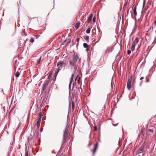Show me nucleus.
I'll return each instance as SVG.
<instances>
[{"instance_id": "nucleus-1", "label": "nucleus", "mask_w": 156, "mask_h": 156, "mask_svg": "<svg viewBox=\"0 0 156 156\" xmlns=\"http://www.w3.org/2000/svg\"><path fill=\"white\" fill-rule=\"evenodd\" d=\"M78 58V54L74 52V55L72 57V59L69 61V64L71 66H73L76 65Z\"/></svg>"}, {"instance_id": "nucleus-2", "label": "nucleus", "mask_w": 156, "mask_h": 156, "mask_svg": "<svg viewBox=\"0 0 156 156\" xmlns=\"http://www.w3.org/2000/svg\"><path fill=\"white\" fill-rule=\"evenodd\" d=\"M66 63L63 61H59L58 62L57 64V66H58V68L57 69L59 70H61L63 67H65L66 66Z\"/></svg>"}, {"instance_id": "nucleus-3", "label": "nucleus", "mask_w": 156, "mask_h": 156, "mask_svg": "<svg viewBox=\"0 0 156 156\" xmlns=\"http://www.w3.org/2000/svg\"><path fill=\"white\" fill-rule=\"evenodd\" d=\"M132 77L130 78H128L127 82V88L128 90H129L131 87V80Z\"/></svg>"}, {"instance_id": "nucleus-4", "label": "nucleus", "mask_w": 156, "mask_h": 156, "mask_svg": "<svg viewBox=\"0 0 156 156\" xmlns=\"http://www.w3.org/2000/svg\"><path fill=\"white\" fill-rule=\"evenodd\" d=\"M70 139V136L69 134V133H64V139L63 141L66 140V139L69 140Z\"/></svg>"}, {"instance_id": "nucleus-5", "label": "nucleus", "mask_w": 156, "mask_h": 156, "mask_svg": "<svg viewBox=\"0 0 156 156\" xmlns=\"http://www.w3.org/2000/svg\"><path fill=\"white\" fill-rule=\"evenodd\" d=\"M98 142H96V143L94 145V150L93 151V156H94V153L96 151V150L98 147Z\"/></svg>"}, {"instance_id": "nucleus-6", "label": "nucleus", "mask_w": 156, "mask_h": 156, "mask_svg": "<svg viewBox=\"0 0 156 156\" xmlns=\"http://www.w3.org/2000/svg\"><path fill=\"white\" fill-rule=\"evenodd\" d=\"M83 46L84 48H86V51H88L89 50L90 46L86 43H84L83 44Z\"/></svg>"}, {"instance_id": "nucleus-7", "label": "nucleus", "mask_w": 156, "mask_h": 156, "mask_svg": "<svg viewBox=\"0 0 156 156\" xmlns=\"http://www.w3.org/2000/svg\"><path fill=\"white\" fill-rule=\"evenodd\" d=\"M93 17V15L92 14H90L89 17L87 18V23H89L91 21V19Z\"/></svg>"}, {"instance_id": "nucleus-8", "label": "nucleus", "mask_w": 156, "mask_h": 156, "mask_svg": "<svg viewBox=\"0 0 156 156\" xmlns=\"http://www.w3.org/2000/svg\"><path fill=\"white\" fill-rule=\"evenodd\" d=\"M41 121V117H40L38 119V120L37 122V123H36V125L37 126L38 129L39 128V126H40Z\"/></svg>"}, {"instance_id": "nucleus-9", "label": "nucleus", "mask_w": 156, "mask_h": 156, "mask_svg": "<svg viewBox=\"0 0 156 156\" xmlns=\"http://www.w3.org/2000/svg\"><path fill=\"white\" fill-rule=\"evenodd\" d=\"M73 78H70V82L69 84V89L71 88V85L72 84L73 80Z\"/></svg>"}, {"instance_id": "nucleus-10", "label": "nucleus", "mask_w": 156, "mask_h": 156, "mask_svg": "<svg viewBox=\"0 0 156 156\" xmlns=\"http://www.w3.org/2000/svg\"><path fill=\"white\" fill-rule=\"evenodd\" d=\"M139 41V39L137 38L136 37L135 40L133 41V44H136Z\"/></svg>"}, {"instance_id": "nucleus-11", "label": "nucleus", "mask_w": 156, "mask_h": 156, "mask_svg": "<svg viewBox=\"0 0 156 156\" xmlns=\"http://www.w3.org/2000/svg\"><path fill=\"white\" fill-rule=\"evenodd\" d=\"M136 7L135 6L134 7V8L133 9V10L134 15V16H135L137 15V12H136Z\"/></svg>"}, {"instance_id": "nucleus-12", "label": "nucleus", "mask_w": 156, "mask_h": 156, "mask_svg": "<svg viewBox=\"0 0 156 156\" xmlns=\"http://www.w3.org/2000/svg\"><path fill=\"white\" fill-rule=\"evenodd\" d=\"M80 25V23L78 22L76 24L75 26V27L76 28V29H78L79 28Z\"/></svg>"}, {"instance_id": "nucleus-13", "label": "nucleus", "mask_w": 156, "mask_h": 156, "mask_svg": "<svg viewBox=\"0 0 156 156\" xmlns=\"http://www.w3.org/2000/svg\"><path fill=\"white\" fill-rule=\"evenodd\" d=\"M135 45H136V44H134L133 43L132 44L131 48V50L132 51H133L135 49Z\"/></svg>"}, {"instance_id": "nucleus-14", "label": "nucleus", "mask_w": 156, "mask_h": 156, "mask_svg": "<svg viewBox=\"0 0 156 156\" xmlns=\"http://www.w3.org/2000/svg\"><path fill=\"white\" fill-rule=\"evenodd\" d=\"M48 86L46 85L45 84H44L43 85V87H42V90L43 91H44L45 90L46 87H47V86Z\"/></svg>"}, {"instance_id": "nucleus-15", "label": "nucleus", "mask_w": 156, "mask_h": 156, "mask_svg": "<svg viewBox=\"0 0 156 156\" xmlns=\"http://www.w3.org/2000/svg\"><path fill=\"white\" fill-rule=\"evenodd\" d=\"M69 129L67 128V126H66V128L65 131L64 133H69V131H68Z\"/></svg>"}, {"instance_id": "nucleus-16", "label": "nucleus", "mask_w": 156, "mask_h": 156, "mask_svg": "<svg viewBox=\"0 0 156 156\" xmlns=\"http://www.w3.org/2000/svg\"><path fill=\"white\" fill-rule=\"evenodd\" d=\"M80 39V38L78 37V38H77L76 40V41L75 43H76V42H77V43L76 44L77 46L78 44V42L79 41Z\"/></svg>"}, {"instance_id": "nucleus-17", "label": "nucleus", "mask_w": 156, "mask_h": 156, "mask_svg": "<svg viewBox=\"0 0 156 156\" xmlns=\"http://www.w3.org/2000/svg\"><path fill=\"white\" fill-rule=\"evenodd\" d=\"M20 73H19V72H18V71H17L16 73V74H15V76L16 77H18L19 76V75H20Z\"/></svg>"}, {"instance_id": "nucleus-18", "label": "nucleus", "mask_w": 156, "mask_h": 156, "mask_svg": "<svg viewBox=\"0 0 156 156\" xmlns=\"http://www.w3.org/2000/svg\"><path fill=\"white\" fill-rule=\"evenodd\" d=\"M114 50L113 48H110V49L108 51V53H110L111 52Z\"/></svg>"}, {"instance_id": "nucleus-19", "label": "nucleus", "mask_w": 156, "mask_h": 156, "mask_svg": "<svg viewBox=\"0 0 156 156\" xmlns=\"http://www.w3.org/2000/svg\"><path fill=\"white\" fill-rule=\"evenodd\" d=\"M142 151H141V150H139L136 151V153L138 154H140L142 153Z\"/></svg>"}, {"instance_id": "nucleus-20", "label": "nucleus", "mask_w": 156, "mask_h": 156, "mask_svg": "<svg viewBox=\"0 0 156 156\" xmlns=\"http://www.w3.org/2000/svg\"><path fill=\"white\" fill-rule=\"evenodd\" d=\"M90 28H88L86 30V33L87 34L89 33L90 32Z\"/></svg>"}, {"instance_id": "nucleus-21", "label": "nucleus", "mask_w": 156, "mask_h": 156, "mask_svg": "<svg viewBox=\"0 0 156 156\" xmlns=\"http://www.w3.org/2000/svg\"><path fill=\"white\" fill-rule=\"evenodd\" d=\"M41 56L40 58L38 60H37V64H38L40 63V61L41 60Z\"/></svg>"}, {"instance_id": "nucleus-22", "label": "nucleus", "mask_w": 156, "mask_h": 156, "mask_svg": "<svg viewBox=\"0 0 156 156\" xmlns=\"http://www.w3.org/2000/svg\"><path fill=\"white\" fill-rule=\"evenodd\" d=\"M49 82V80H47L45 82L44 84H45L47 86H48V85Z\"/></svg>"}, {"instance_id": "nucleus-23", "label": "nucleus", "mask_w": 156, "mask_h": 156, "mask_svg": "<svg viewBox=\"0 0 156 156\" xmlns=\"http://www.w3.org/2000/svg\"><path fill=\"white\" fill-rule=\"evenodd\" d=\"M74 103L73 102H72V109L73 110H74Z\"/></svg>"}, {"instance_id": "nucleus-24", "label": "nucleus", "mask_w": 156, "mask_h": 156, "mask_svg": "<svg viewBox=\"0 0 156 156\" xmlns=\"http://www.w3.org/2000/svg\"><path fill=\"white\" fill-rule=\"evenodd\" d=\"M34 39L33 38H31L30 40V42H31V43H33L34 42Z\"/></svg>"}, {"instance_id": "nucleus-25", "label": "nucleus", "mask_w": 156, "mask_h": 156, "mask_svg": "<svg viewBox=\"0 0 156 156\" xmlns=\"http://www.w3.org/2000/svg\"><path fill=\"white\" fill-rule=\"evenodd\" d=\"M60 70H59V69H57L55 71V74H56V75H58V73L60 71Z\"/></svg>"}, {"instance_id": "nucleus-26", "label": "nucleus", "mask_w": 156, "mask_h": 156, "mask_svg": "<svg viewBox=\"0 0 156 156\" xmlns=\"http://www.w3.org/2000/svg\"><path fill=\"white\" fill-rule=\"evenodd\" d=\"M60 70H59V69H57L55 71V74H56V75H58V73L60 71Z\"/></svg>"}, {"instance_id": "nucleus-27", "label": "nucleus", "mask_w": 156, "mask_h": 156, "mask_svg": "<svg viewBox=\"0 0 156 156\" xmlns=\"http://www.w3.org/2000/svg\"><path fill=\"white\" fill-rule=\"evenodd\" d=\"M145 143L144 142L142 144V145H141V147H143V148H144L145 147Z\"/></svg>"}, {"instance_id": "nucleus-28", "label": "nucleus", "mask_w": 156, "mask_h": 156, "mask_svg": "<svg viewBox=\"0 0 156 156\" xmlns=\"http://www.w3.org/2000/svg\"><path fill=\"white\" fill-rule=\"evenodd\" d=\"M146 3V1L145 0H144L143 2V8L144 7V5Z\"/></svg>"}, {"instance_id": "nucleus-29", "label": "nucleus", "mask_w": 156, "mask_h": 156, "mask_svg": "<svg viewBox=\"0 0 156 156\" xmlns=\"http://www.w3.org/2000/svg\"><path fill=\"white\" fill-rule=\"evenodd\" d=\"M74 66V69L75 71H76L77 69V66L75 65Z\"/></svg>"}, {"instance_id": "nucleus-30", "label": "nucleus", "mask_w": 156, "mask_h": 156, "mask_svg": "<svg viewBox=\"0 0 156 156\" xmlns=\"http://www.w3.org/2000/svg\"><path fill=\"white\" fill-rule=\"evenodd\" d=\"M127 54L129 55H130L131 53V51L130 50H128L127 51Z\"/></svg>"}, {"instance_id": "nucleus-31", "label": "nucleus", "mask_w": 156, "mask_h": 156, "mask_svg": "<svg viewBox=\"0 0 156 156\" xmlns=\"http://www.w3.org/2000/svg\"><path fill=\"white\" fill-rule=\"evenodd\" d=\"M148 131L151 132L152 133L153 132V130L152 129H149L147 130Z\"/></svg>"}, {"instance_id": "nucleus-32", "label": "nucleus", "mask_w": 156, "mask_h": 156, "mask_svg": "<svg viewBox=\"0 0 156 156\" xmlns=\"http://www.w3.org/2000/svg\"><path fill=\"white\" fill-rule=\"evenodd\" d=\"M51 77V74H50L48 76V79H50Z\"/></svg>"}, {"instance_id": "nucleus-33", "label": "nucleus", "mask_w": 156, "mask_h": 156, "mask_svg": "<svg viewBox=\"0 0 156 156\" xmlns=\"http://www.w3.org/2000/svg\"><path fill=\"white\" fill-rule=\"evenodd\" d=\"M89 38V37L88 36H86L85 37V39L86 40V41H87V40Z\"/></svg>"}, {"instance_id": "nucleus-34", "label": "nucleus", "mask_w": 156, "mask_h": 156, "mask_svg": "<svg viewBox=\"0 0 156 156\" xmlns=\"http://www.w3.org/2000/svg\"><path fill=\"white\" fill-rule=\"evenodd\" d=\"M144 148H143V147H140L139 149V150H141V151H143V149H144Z\"/></svg>"}, {"instance_id": "nucleus-35", "label": "nucleus", "mask_w": 156, "mask_h": 156, "mask_svg": "<svg viewBox=\"0 0 156 156\" xmlns=\"http://www.w3.org/2000/svg\"><path fill=\"white\" fill-rule=\"evenodd\" d=\"M127 2H126V3H125V4L124 5L123 7V9H124V7L125 6H126L127 5Z\"/></svg>"}, {"instance_id": "nucleus-36", "label": "nucleus", "mask_w": 156, "mask_h": 156, "mask_svg": "<svg viewBox=\"0 0 156 156\" xmlns=\"http://www.w3.org/2000/svg\"><path fill=\"white\" fill-rule=\"evenodd\" d=\"M96 17H95V16H94V17H93V21L94 22H95V20H96Z\"/></svg>"}, {"instance_id": "nucleus-37", "label": "nucleus", "mask_w": 156, "mask_h": 156, "mask_svg": "<svg viewBox=\"0 0 156 156\" xmlns=\"http://www.w3.org/2000/svg\"><path fill=\"white\" fill-rule=\"evenodd\" d=\"M94 131H96L97 130V127L96 126H94Z\"/></svg>"}, {"instance_id": "nucleus-38", "label": "nucleus", "mask_w": 156, "mask_h": 156, "mask_svg": "<svg viewBox=\"0 0 156 156\" xmlns=\"http://www.w3.org/2000/svg\"><path fill=\"white\" fill-rule=\"evenodd\" d=\"M120 142V138H119V140L118 144H119V146H121Z\"/></svg>"}, {"instance_id": "nucleus-39", "label": "nucleus", "mask_w": 156, "mask_h": 156, "mask_svg": "<svg viewBox=\"0 0 156 156\" xmlns=\"http://www.w3.org/2000/svg\"><path fill=\"white\" fill-rule=\"evenodd\" d=\"M111 87L112 89H113V84H112V81L111 82Z\"/></svg>"}, {"instance_id": "nucleus-40", "label": "nucleus", "mask_w": 156, "mask_h": 156, "mask_svg": "<svg viewBox=\"0 0 156 156\" xmlns=\"http://www.w3.org/2000/svg\"><path fill=\"white\" fill-rule=\"evenodd\" d=\"M153 43H156V37H155Z\"/></svg>"}, {"instance_id": "nucleus-41", "label": "nucleus", "mask_w": 156, "mask_h": 156, "mask_svg": "<svg viewBox=\"0 0 156 156\" xmlns=\"http://www.w3.org/2000/svg\"><path fill=\"white\" fill-rule=\"evenodd\" d=\"M67 126V128H68V129H70V125H68V126Z\"/></svg>"}, {"instance_id": "nucleus-42", "label": "nucleus", "mask_w": 156, "mask_h": 156, "mask_svg": "<svg viewBox=\"0 0 156 156\" xmlns=\"http://www.w3.org/2000/svg\"><path fill=\"white\" fill-rule=\"evenodd\" d=\"M80 77L78 78V80H77V83H80Z\"/></svg>"}, {"instance_id": "nucleus-43", "label": "nucleus", "mask_w": 156, "mask_h": 156, "mask_svg": "<svg viewBox=\"0 0 156 156\" xmlns=\"http://www.w3.org/2000/svg\"><path fill=\"white\" fill-rule=\"evenodd\" d=\"M25 156H28V152H26Z\"/></svg>"}, {"instance_id": "nucleus-44", "label": "nucleus", "mask_w": 156, "mask_h": 156, "mask_svg": "<svg viewBox=\"0 0 156 156\" xmlns=\"http://www.w3.org/2000/svg\"><path fill=\"white\" fill-rule=\"evenodd\" d=\"M146 79H147V81H146V82H148L149 81V79H148L147 78V77H146Z\"/></svg>"}, {"instance_id": "nucleus-45", "label": "nucleus", "mask_w": 156, "mask_h": 156, "mask_svg": "<svg viewBox=\"0 0 156 156\" xmlns=\"http://www.w3.org/2000/svg\"><path fill=\"white\" fill-rule=\"evenodd\" d=\"M74 74H73L72 75H71V78H73V77H74Z\"/></svg>"}, {"instance_id": "nucleus-46", "label": "nucleus", "mask_w": 156, "mask_h": 156, "mask_svg": "<svg viewBox=\"0 0 156 156\" xmlns=\"http://www.w3.org/2000/svg\"><path fill=\"white\" fill-rule=\"evenodd\" d=\"M143 82V81H141L140 83V86H141V84H142V83Z\"/></svg>"}, {"instance_id": "nucleus-47", "label": "nucleus", "mask_w": 156, "mask_h": 156, "mask_svg": "<svg viewBox=\"0 0 156 156\" xmlns=\"http://www.w3.org/2000/svg\"><path fill=\"white\" fill-rule=\"evenodd\" d=\"M136 21H135V26H136Z\"/></svg>"}, {"instance_id": "nucleus-48", "label": "nucleus", "mask_w": 156, "mask_h": 156, "mask_svg": "<svg viewBox=\"0 0 156 156\" xmlns=\"http://www.w3.org/2000/svg\"><path fill=\"white\" fill-rule=\"evenodd\" d=\"M143 79H144V77H141L140 78V80H143Z\"/></svg>"}, {"instance_id": "nucleus-49", "label": "nucleus", "mask_w": 156, "mask_h": 156, "mask_svg": "<svg viewBox=\"0 0 156 156\" xmlns=\"http://www.w3.org/2000/svg\"><path fill=\"white\" fill-rule=\"evenodd\" d=\"M57 75H56V74H55V75H54V77H56V76H57Z\"/></svg>"}, {"instance_id": "nucleus-50", "label": "nucleus", "mask_w": 156, "mask_h": 156, "mask_svg": "<svg viewBox=\"0 0 156 156\" xmlns=\"http://www.w3.org/2000/svg\"><path fill=\"white\" fill-rule=\"evenodd\" d=\"M154 24L156 25V20H155L154 22Z\"/></svg>"}, {"instance_id": "nucleus-51", "label": "nucleus", "mask_w": 156, "mask_h": 156, "mask_svg": "<svg viewBox=\"0 0 156 156\" xmlns=\"http://www.w3.org/2000/svg\"><path fill=\"white\" fill-rule=\"evenodd\" d=\"M56 77H54V78L53 79V80L54 81L55 80H56Z\"/></svg>"}, {"instance_id": "nucleus-52", "label": "nucleus", "mask_w": 156, "mask_h": 156, "mask_svg": "<svg viewBox=\"0 0 156 156\" xmlns=\"http://www.w3.org/2000/svg\"><path fill=\"white\" fill-rule=\"evenodd\" d=\"M70 42V41H69V42H68L67 44H66V46Z\"/></svg>"}, {"instance_id": "nucleus-53", "label": "nucleus", "mask_w": 156, "mask_h": 156, "mask_svg": "<svg viewBox=\"0 0 156 156\" xmlns=\"http://www.w3.org/2000/svg\"><path fill=\"white\" fill-rule=\"evenodd\" d=\"M73 86H74V83H73V86H72V87H73L72 89H73Z\"/></svg>"}, {"instance_id": "nucleus-54", "label": "nucleus", "mask_w": 156, "mask_h": 156, "mask_svg": "<svg viewBox=\"0 0 156 156\" xmlns=\"http://www.w3.org/2000/svg\"><path fill=\"white\" fill-rule=\"evenodd\" d=\"M91 144H89L88 145V146H89H89Z\"/></svg>"}, {"instance_id": "nucleus-55", "label": "nucleus", "mask_w": 156, "mask_h": 156, "mask_svg": "<svg viewBox=\"0 0 156 156\" xmlns=\"http://www.w3.org/2000/svg\"><path fill=\"white\" fill-rule=\"evenodd\" d=\"M40 131H41V132L42 131V130H41H41H40Z\"/></svg>"}, {"instance_id": "nucleus-56", "label": "nucleus", "mask_w": 156, "mask_h": 156, "mask_svg": "<svg viewBox=\"0 0 156 156\" xmlns=\"http://www.w3.org/2000/svg\"><path fill=\"white\" fill-rule=\"evenodd\" d=\"M138 156H140V155H138Z\"/></svg>"}, {"instance_id": "nucleus-57", "label": "nucleus", "mask_w": 156, "mask_h": 156, "mask_svg": "<svg viewBox=\"0 0 156 156\" xmlns=\"http://www.w3.org/2000/svg\"><path fill=\"white\" fill-rule=\"evenodd\" d=\"M77 76L76 77V78H75V79H76V78H77Z\"/></svg>"}, {"instance_id": "nucleus-58", "label": "nucleus", "mask_w": 156, "mask_h": 156, "mask_svg": "<svg viewBox=\"0 0 156 156\" xmlns=\"http://www.w3.org/2000/svg\"><path fill=\"white\" fill-rule=\"evenodd\" d=\"M77 76L76 77V78H75V79H76V78H77Z\"/></svg>"}, {"instance_id": "nucleus-59", "label": "nucleus", "mask_w": 156, "mask_h": 156, "mask_svg": "<svg viewBox=\"0 0 156 156\" xmlns=\"http://www.w3.org/2000/svg\"><path fill=\"white\" fill-rule=\"evenodd\" d=\"M143 155H144V154H143L142 156H143Z\"/></svg>"}]
</instances>
